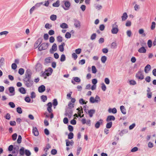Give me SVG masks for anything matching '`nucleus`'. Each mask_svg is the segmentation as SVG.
Wrapping results in <instances>:
<instances>
[{
  "instance_id": "44",
  "label": "nucleus",
  "mask_w": 156,
  "mask_h": 156,
  "mask_svg": "<svg viewBox=\"0 0 156 156\" xmlns=\"http://www.w3.org/2000/svg\"><path fill=\"white\" fill-rule=\"evenodd\" d=\"M73 134L72 132H70L68 135V138L69 139H71L73 138Z\"/></svg>"
},
{
  "instance_id": "39",
  "label": "nucleus",
  "mask_w": 156,
  "mask_h": 156,
  "mask_svg": "<svg viewBox=\"0 0 156 156\" xmlns=\"http://www.w3.org/2000/svg\"><path fill=\"white\" fill-rule=\"evenodd\" d=\"M24 70L23 68H20L19 69L18 73L21 75H22L24 73Z\"/></svg>"
},
{
  "instance_id": "58",
  "label": "nucleus",
  "mask_w": 156,
  "mask_h": 156,
  "mask_svg": "<svg viewBox=\"0 0 156 156\" xmlns=\"http://www.w3.org/2000/svg\"><path fill=\"white\" fill-rule=\"evenodd\" d=\"M9 105L12 108H14L15 106V104L12 102H9Z\"/></svg>"
},
{
  "instance_id": "12",
  "label": "nucleus",
  "mask_w": 156,
  "mask_h": 156,
  "mask_svg": "<svg viewBox=\"0 0 156 156\" xmlns=\"http://www.w3.org/2000/svg\"><path fill=\"white\" fill-rule=\"evenodd\" d=\"M115 119V117L113 115L108 116L106 119V121L107 122H110L111 121H114Z\"/></svg>"
},
{
  "instance_id": "27",
  "label": "nucleus",
  "mask_w": 156,
  "mask_h": 156,
  "mask_svg": "<svg viewBox=\"0 0 156 156\" xmlns=\"http://www.w3.org/2000/svg\"><path fill=\"white\" fill-rule=\"evenodd\" d=\"M94 7L95 8L98 10H100L102 8V6L101 5L98 4H95Z\"/></svg>"
},
{
  "instance_id": "34",
  "label": "nucleus",
  "mask_w": 156,
  "mask_h": 156,
  "mask_svg": "<svg viewBox=\"0 0 156 156\" xmlns=\"http://www.w3.org/2000/svg\"><path fill=\"white\" fill-rule=\"evenodd\" d=\"M59 2V1L58 0L55 3H53L52 5L54 7H58L60 5Z\"/></svg>"
},
{
  "instance_id": "63",
  "label": "nucleus",
  "mask_w": 156,
  "mask_h": 156,
  "mask_svg": "<svg viewBox=\"0 0 156 156\" xmlns=\"http://www.w3.org/2000/svg\"><path fill=\"white\" fill-rule=\"evenodd\" d=\"M96 37V34L95 33L93 34L90 37V39L92 40H94L95 39Z\"/></svg>"
},
{
  "instance_id": "38",
  "label": "nucleus",
  "mask_w": 156,
  "mask_h": 156,
  "mask_svg": "<svg viewBox=\"0 0 156 156\" xmlns=\"http://www.w3.org/2000/svg\"><path fill=\"white\" fill-rule=\"evenodd\" d=\"M57 16L56 15H52L50 16V19L53 21L55 20L56 19Z\"/></svg>"
},
{
  "instance_id": "31",
  "label": "nucleus",
  "mask_w": 156,
  "mask_h": 156,
  "mask_svg": "<svg viewBox=\"0 0 156 156\" xmlns=\"http://www.w3.org/2000/svg\"><path fill=\"white\" fill-rule=\"evenodd\" d=\"M107 59V57L106 56H102L101 58V62L103 63H105Z\"/></svg>"
},
{
  "instance_id": "42",
  "label": "nucleus",
  "mask_w": 156,
  "mask_h": 156,
  "mask_svg": "<svg viewBox=\"0 0 156 156\" xmlns=\"http://www.w3.org/2000/svg\"><path fill=\"white\" fill-rule=\"evenodd\" d=\"M60 60L61 62H63L66 60V57L65 55L62 54L61 55Z\"/></svg>"
},
{
  "instance_id": "22",
  "label": "nucleus",
  "mask_w": 156,
  "mask_h": 156,
  "mask_svg": "<svg viewBox=\"0 0 156 156\" xmlns=\"http://www.w3.org/2000/svg\"><path fill=\"white\" fill-rule=\"evenodd\" d=\"M138 32L139 34L142 35L143 37H144L146 36V34L144 33V30L143 29H140L139 30Z\"/></svg>"
},
{
  "instance_id": "53",
  "label": "nucleus",
  "mask_w": 156,
  "mask_h": 156,
  "mask_svg": "<svg viewBox=\"0 0 156 156\" xmlns=\"http://www.w3.org/2000/svg\"><path fill=\"white\" fill-rule=\"evenodd\" d=\"M22 137L21 136L19 135L18 136V138L17 140V143L18 144H20L21 142Z\"/></svg>"
},
{
  "instance_id": "29",
  "label": "nucleus",
  "mask_w": 156,
  "mask_h": 156,
  "mask_svg": "<svg viewBox=\"0 0 156 156\" xmlns=\"http://www.w3.org/2000/svg\"><path fill=\"white\" fill-rule=\"evenodd\" d=\"M60 27L62 29L67 28L68 27L67 24L65 23H63L61 24L60 25Z\"/></svg>"
},
{
  "instance_id": "8",
  "label": "nucleus",
  "mask_w": 156,
  "mask_h": 156,
  "mask_svg": "<svg viewBox=\"0 0 156 156\" xmlns=\"http://www.w3.org/2000/svg\"><path fill=\"white\" fill-rule=\"evenodd\" d=\"M47 105L48 106L47 108V110L48 112L49 113H52V110L51 108L52 106V103L50 102H49L47 104Z\"/></svg>"
},
{
  "instance_id": "52",
  "label": "nucleus",
  "mask_w": 156,
  "mask_h": 156,
  "mask_svg": "<svg viewBox=\"0 0 156 156\" xmlns=\"http://www.w3.org/2000/svg\"><path fill=\"white\" fill-rule=\"evenodd\" d=\"M131 25V22L129 20H127L126 23V27H130Z\"/></svg>"
},
{
  "instance_id": "41",
  "label": "nucleus",
  "mask_w": 156,
  "mask_h": 156,
  "mask_svg": "<svg viewBox=\"0 0 156 156\" xmlns=\"http://www.w3.org/2000/svg\"><path fill=\"white\" fill-rule=\"evenodd\" d=\"M87 101L86 102H85L84 100L82 98H81L79 100V103L80 104H87Z\"/></svg>"
},
{
  "instance_id": "59",
  "label": "nucleus",
  "mask_w": 156,
  "mask_h": 156,
  "mask_svg": "<svg viewBox=\"0 0 156 156\" xmlns=\"http://www.w3.org/2000/svg\"><path fill=\"white\" fill-rule=\"evenodd\" d=\"M51 74V73H49V72H47V71H45L44 73H43V75L44 76L46 75L47 76H48L50 75Z\"/></svg>"
},
{
  "instance_id": "64",
  "label": "nucleus",
  "mask_w": 156,
  "mask_h": 156,
  "mask_svg": "<svg viewBox=\"0 0 156 156\" xmlns=\"http://www.w3.org/2000/svg\"><path fill=\"white\" fill-rule=\"evenodd\" d=\"M140 8L139 6L137 4H136L134 6V10L136 11H137L139 10Z\"/></svg>"
},
{
  "instance_id": "40",
  "label": "nucleus",
  "mask_w": 156,
  "mask_h": 156,
  "mask_svg": "<svg viewBox=\"0 0 156 156\" xmlns=\"http://www.w3.org/2000/svg\"><path fill=\"white\" fill-rule=\"evenodd\" d=\"M41 99L43 102H45L47 100V97L45 95H42L41 97Z\"/></svg>"
},
{
  "instance_id": "43",
  "label": "nucleus",
  "mask_w": 156,
  "mask_h": 156,
  "mask_svg": "<svg viewBox=\"0 0 156 156\" xmlns=\"http://www.w3.org/2000/svg\"><path fill=\"white\" fill-rule=\"evenodd\" d=\"M117 47V44L115 42H113L111 44V48H115Z\"/></svg>"
},
{
  "instance_id": "46",
  "label": "nucleus",
  "mask_w": 156,
  "mask_h": 156,
  "mask_svg": "<svg viewBox=\"0 0 156 156\" xmlns=\"http://www.w3.org/2000/svg\"><path fill=\"white\" fill-rule=\"evenodd\" d=\"M17 135L16 133L13 134L12 136V140L14 141L17 138Z\"/></svg>"
},
{
  "instance_id": "45",
  "label": "nucleus",
  "mask_w": 156,
  "mask_h": 156,
  "mask_svg": "<svg viewBox=\"0 0 156 156\" xmlns=\"http://www.w3.org/2000/svg\"><path fill=\"white\" fill-rule=\"evenodd\" d=\"M57 41L58 42H61L62 41V37L60 36H58L57 37Z\"/></svg>"
},
{
  "instance_id": "56",
  "label": "nucleus",
  "mask_w": 156,
  "mask_h": 156,
  "mask_svg": "<svg viewBox=\"0 0 156 156\" xmlns=\"http://www.w3.org/2000/svg\"><path fill=\"white\" fill-rule=\"evenodd\" d=\"M9 33L7 31H3L0 33V35L2 36L3 35H6Z\"/></svg>"
},
{
  "instance_id": "1",
  "label": "nucleus",
  "mask_w": 156,
  "mask_h": 156,
  "mask_svg": "<svg viewBox=\"0 0 156 156\" xmlns=\"http://www.w3.org/2000/svg\"><path fill=\"white\" fill-rule=\"evenodd\" d=\"M32 73L30 70L27 69L25 73V76L23 81L25 86L28 87H31L33 85V81L31 79Z\"/></svg>"
},
{
  "instance_id": "3",
  "label": "nucleus",
  "mask_w": 156,
  "mask_h": 156,
  "mask_svg": "<svg viewBox=\"0 0 156 156\" xmlns=\"http://www.w3.org/2000/svg\"><path fill=\"white\" fill-rule=\"evenodd\" d=\"M117 22H115L112 25V28L111 30V32L112 34H116L119 31L118 26L117 24Z\"/></svg>"
},
{
  "instance_id": "5",
  "label": "nucleus",
  "mask_w": 156,
  "mask_h": 156,
  "mask_svg": "<svg viewBox=\"0 0 156 156\" xmlns=\"http://www.w3.org/2000/svg\"><path fill=\"white\" fill-rule=\"evenodd\" d=\"M136 78L140 80H142L144 79V76L143 74V71H139L136 74Z\"/></svg>"
},
{
  "instance_id": "35",
  "label": "nucleus",
  "mask_w": 156,
  "mask_h": 156,
  "mask_svg": "<svg viewBox=\"0 0 156 156\" xmlns=\"http://www.w3.org/2000/svg\"><path fill=\"white\" fill-rule=\"evenodd\" d=\"M101 85L102 90L104 91H105L106 89V87L105 84L104 83H102L101 84Z\"/></svg>"
},
{
  "instance_id": "48",
  "label": "nucleus",
  "mask_w": 156,
  "mask_h": 156,
  "mask_svg": "<svg viewBox=\"0 0 156 156\" xmlns=\"http://www.w3.org/2000/svg\"><path fill=\"white\" fill-rule=\"evenodd\" d=\"M74 81L77 83H80V79L78 77H74L73 78Z\"/></svg>"
},
{
  "instance_id": "60",
  "label": "nucleus",
  "mask_w": 156,
  "mask_h": 156,
  "mask_svg": "<svg viewBox=\"0 0 156 156\" xmlns=\"http://www.w3.org/2000/svg\"><path fill=\"white\" fill-rule=\"evenodd\" d=\"M55 41V38L53 36H51L50 37L49 41L51 43H52L54 42Z\"/></svg>"
},
{
  "instance_id": "16",
  "label": "nucleus",
  "mask_w": 156,
  "mask_h": 156,
  "mask_svg": "<svg viewBox=\"0 0 156 156\" xmlns=\"http://www.w3.org/2000/svg\"><path fill=\"white\" fill-rule=\"evenodd\" d=\"M42 40L41 39H39L37 41L34 45V47L35 48H37L41 43Z\"/></svg>"
},
{
  "instance_id": "21",
  "label": "nucleus",
  "mask_w": 156,
  "mask_h": 156,
  "mask_svg": "<svg viewBox=\"0 0 156 156\" xmlns=\"http://www.w3.org/2000/svg\"><path fill=\"white\" fill-rule=\"evenodd\" d=\"M108 112L110 113L112 112L113 114H115L117 112V110L115 108H114L112 109L109 108L108 109Z\"/></svg>"
},
{
  "instance_id": "32",
  "label": "nucleus",
  "mask_w": 156,
  "mask_h": 156,
  "mask_svg": "<svg viewBox=\"0 0 156 156\" xmlns=\"http://www.w3.org/2000/svg\"><path fill=\"white\" fill-rule=\"evenodd\" d=\"M51 49L54 51H56L57 50V46L55 43H54L52 46Z\"/></svg>"
},
{
  "instance_id": "2",
  "label": "nucleus",
  "mask_w": 156,
  "mask_h": 156,
  "mask_svg": "<svg viewBox=\"0 0 156 156\" xmlns=\"http://www.w3.org/2000/svg\"><path fill=\"white\" fill-rule=\"evenodd\" d=\"M62 7L65 10L69 9L71 6L70 2L68 0H64L61 2Z\"/></svg>"
},
{
  "instance_id": "20",
  "label": "nucleus",
  "mask_w": 156,
  "mask_h": 156,
  "mask_svg": "<svg viewBox=\"0 0 156 156\" xmlns=\"http://www.w3.org/2000/svg\"><path fill=\"white\" fill-rule=\"evenodd\" d=\"M65 45V43L64 42L62 43L61 45L58 46V49L61 52H62L64 50V46Z\"/></svg>"
},
{
  "instance_id": "19",
  "label": "nucleus",
  "mask_w": 156,
  "mask_h": 156,
  "mask_svg": "<svg viewBox=\"0 0 156 156\" xmlns=\"http://www.w3.org/2000/svg\"><path fill=\"white\" fill-rule=\"evenodd\" d=\"M66 145L67 146H69L70 145L71 146L73 145V142L72 140L69 141L68 140H66Z\"/></svg>"
},
{
  "instance_id": "26",
  "label": "nucleus",
  "mask_w": 156,
  "mask_h": 156,
  "mask_svg": "<svg viewBox=\"0 0 156 156\" xmlns=\"http://www.w3.org/2000/svg\"><path fill=\"white\" fill-rule=\"evenodd\" d=\"M25 148L24 147H22L20 150V154L22 156L24 155L25 152Z\"/></svg>"
},
{
  "instance_id": "13",
  "label": "nucleus",
  "mask_w": 156,
  "mask_h": 156,
  "mask_svg": "<svg viewBox=\"0 0 156 156\" xmlns=\"http://www.w3.org/2000/svg\"><path fill=\"white\" fill-rule=\"evenodd\" d=\"M151 66L150 65H147L144 68V71L146 73H147L151 69Z\"/></svg>"
},
{
  "instance_id": "57",
  "label": "nucleus",
  "mask_w": 156,
  "mask_h": 156,
  "mask_svg": "<svg viewBox=\"0 0 156 156\" xmlns=\"http://www.w3.org/2000/svg\"><path fill=\"white\" fill-rule=\"evenodd\" d=\"M155 23L154 22H153L152 23L151 26V30H154L155 27Z\"/></svg>"
},
{
  "instance_id": "55",
  "label": "nucleus",
  "mask_w": 156,
  "mask_h": 156,
  "mask_svg": "<svg viewBox=\"0 0 156 156\" xmlns=\"http://www.w3.org/2000/svg\"><path fill=\"white\" fill-rule=\"evenodd\" d=\"M138 150V148L137 147H135L133 148L131 150V151L132 152H134L137 151Z\"/></svg>"
},
{
  "instance_id": "11",
  "label": "nucleus",
  "mask_w": 156,
  "mask_h": 156,
  "mask_svg": "<svg viewBox=\"0 0 156 156\" xmlns=\"http://www.w3.org/2000/svg\"><path fill=\"white\" fill-rule=\"evenodd\" d=\"M9 90L10 93L11 94V96H13L15 95V89L13 87H10L9 88Z\"/></svg>"
},
{
  "instance_id": "7",
  "label": "nucleus",
  "mask_w": 156,
  "mask_h": 156,
  "mask_svg": "<svg viewBox=\"0 0 156 156\" xmlns=\"http://www.w3.org/2000/svg\"><path fill=\"white\" fill-rule=\"evenodd\" d=\"M48 43H43L38 47V49L40 51L45 50L48 48Z\"/></svg>"
},
{
  "instance_id": "37",
  "label": "nucleus",
  "mask_w": 156,
  "mask_h": 156,
  "mask_svg": "<svg viewBox=\"0 0 156 156\" xmlns=\"http://www.w3.org/2000/svg\"><path fill=\"white\" fill-rule=\"evenodd\" d=\"M147 45L149 48H151L152 45V42L151 40H149L147 41Z\"/></svg>"
},
{
  "instance_id": "10",
  "label": "nucleus",
  "mask_w": 156,
  "mask_h": 156,
  "mask_svg": "<svg viewBox=\"0 0 156 156\" xmlns=\"http://www.w3.org/2000/svg\"><path fill=\"white\" fill-rule=\"evenodd\" d=\"M95 112V110L92 109L90 110H88L87 111V113H88L90 117H92L93 114Z\"/></svg>"
},
{
  "instance_id": "30",
  "label": "nucleus",
  "mask_w": 156,
  "mask_h": 156,
  "mask_svg": "<svg viewBox=\"0 0 156 156\" xmlns=\"http://www.w3.org/2000/svg\"><path fill=\"white\" fill-rule=\"evenodd\" d=\"M91 71L92 73H93L95 74L97 73V69L95 66H92Z\"/></svg>"
},
{
  "instance_id": "6",
  "label": "nucleus",
  "mask_w": 156,
  "mask_h": 156,
  "mask_svg": "<svg viewBox=\"0 0 156 156\" xmlns=\"http://www.w3.org/2000/svg\"><path fill=\"white\" fill-rule=\"evenodd\" d=\"M65 115L69 118H71L73 115V111L70 109H67L65 112Z\"/></svg>"
},
{
  "instance_id": "49",
  "label": "nucleus",
  "mask_w": 156,
  "mask_h": 156,
  "mask_svg": "<svg viewBox=\"0 0 156 156\" xmlns=\"http://www.w3.org/2000/svg\"><path fill=\"white\" fill-rule=\"evenodd\" d=\"M5 117L6 119L9 120L11 118L10 115L9 113H7L6 114Z\"/></svg>"
},
{
  "instance_id": "14",
  "label": "nucleus",
  "mask_w": 156,
  "mask_h": 156,
  "mask_svg": "<svg viewBox=\"0 0 156 156\" xmlns=\"http://www.w3.org/2000/svg\"><path fill=\"white\" fill-rule=\"evenodd\" d=\"M32 132L34 134L35 136H37L39 135L38 131L36 127H33Z\"/></svg>"
},
{
  "instance_id": "18",
  "label": "nucleus",
  "mask_w": 156,
  "mask_h": 156,
  "mask_svg": "<svg viewBox=\"0 0 156 156\" xmlns=\"http://www.w3.org/2000/svg\"><path fill=\"white\" fill-rule=\"evenodd\" d=\"M74 25L76 28H80V22L79 21L77 20H75Z\"/></svg>"
},
{
  "instance_id": "50",
  "label": "nucleus",
  "mask_w": 156,
  "mask_h": 156,
  "mask_svg": "<svg viewBox=\"0 0 156 156\" xmlns=\"http://www.w3.org/2000/svg\"><path fill=\"white\" fill-rule=\"evenodd\" d=\"M16 111L19 114H21L22 112V109L20 107L17 108Z\"/></svg>"
},
{
  "instance_id": "23",
  "label": "nucleus",
  "mask_w": 156,
  "mask_h": 156,
  "mask_svg": "<svg viewBox=\"0 0 156 156\" xmlns=\"http://www.w3.org/2000/svg\"><path fill=\"white\" fill-rule=\"evenodd\" d=\"M128 17V15L126 12H124L122 16V21H125Z\"/></svg>"
},
{
  "instance_id": "4",
  "label": "nucleus",
  "mask_w": 156,
  "mask_h": 156,
  "mask_svg": "<svg viewBox=\"0 0 156 156\" xmlns=\"http://www.w3.org/2000/svg\"><path fill=\"white\" fill-rule=\"evenodd\" d=\"M89 101L91 103H98L101 101L100 97L98 95H96L95 98L94 97H90Z\"/></svg>"
},
{
  "instance_id": "28",
  "label": "nucleus",
  "mask_w": 156,
  "mask_h": 156,
  "mask_svg": "<svg viewBox=\"0 0 156 156\" xmlns=\"http://www.w3.org/2000/svg\"><path fill=\"white\" fill-rule=\"evenodd\" d=\"M52 58L48 57L45 59L44 64L46 65L48 63L50 62L52 60Z\"/></svg>"
},
{
  "instance_id": "36",
  "label": "nucleus",
  "mask_w": 156,
  "mask_h": 156,
  "mask_svg": "<svg viewBox=\"0 0 156 156\" xmlns=\"http://www.w3.org/2000/svg\"><path fill=\"white\" fill-rule=\"evenodd\" d=\"M112 125V122H109L106 125V127L108 129H109L111 128Z\"/></svg>"
},
{
  "instance_id": "15",
  "label": "nucleus",
  "mask_w": 156,
  "mask_h": 156,
  "mask_svg": "<svg viewBox=\"0 0 156 156\" xmlns=\"http://www.w3.org/2000/svg\"><path fill=\"white\" fill-rule=\"evenodd\" d=\"M45 90V87L43 85H42L38 87V90L40 93H41L44 92Z\"/></svg>"
},
{
  "instance_id": "61",
  "label": "nucleus",
  "mask_w": 156,
  "mask_h": 156,
  "mask_svg": "<svg viewBox=\"0 0 156 156\" xmlns=\"http://www.w3.org/2000/svg\"><path fill=\"white\" fill-rule=\"evenodd\" d=\"M53 105L55 106L58 105V102L56 99H54L53 101Z\"/></svg>"
},
{
  "instance_id": "9",
  "label": "nucleus",
  "mask_w": 156,
  "mask_h": 156,
  "mask_svg": "<svg viewBox=\"0 0 156 156\" xmlns=\"http://www.w3.org/2000/svg\"><path fill=\"white\" fill-rule=\"evenodd\" d=\"M103 121L102 119H100L99 121H97L95 125V127L97 128H98L103 123Z\"/></svg>"
},
{
  "instance_id": "24",
  "label": "nucleus",
  "mask_w": 156,
  "mask_h": 156,
  "mask_svg": "<svg viewBox=\"0 0 156 156\" xmlns=\"http://www.w3.org/2000/svg\"><path fill=\"white\" fill-rule=\"evenodd\" d=\"M19 91L21 94H24L26 93V90L23 87H21L18 90Z\"/></svg>"
},
{
  "instance_id": "17",
  "label": "nucleus",
  "mask_w": 156,
  "mask_h": 156,
  "mask_svg": "<svg viewBox=\"0 0 156 156\" xmlns=\"http://www.w3.org/2000/svg\"><path fill=\"white\" fill-rule=\"evenodd\" d=\"M138 51L140 53H145L146 52V50L144 47H142L138 50Z\"/></svg>"
},
{
  "instance_id": "51",
  "label": "nucleus",
  "mask_w": 156,
  "mask_h": 156,
  "mask_svg": "<svg viewBox=\"0 0 156 156\" xmlns=\"http://www.w3.org/2000/svg\"><path fill=\"white\" fill-rule=\"evenodd\" d=\"M25 154L26 156H30L31 154V153L30 151L27 150H25Z\"/></svg>"
},
{
  "instance_id": "62",
  "label": "nucleus",
  "mask_w": 156,
  "mask_h": 156,
  "mask_svg": "<svg viewBox=\"0 0 156 156\" xmlns=\"http://www.w3.org/2000/svg\"><path fill=\"white\" fill-rule=\"evenodd\" d=\"M69 108L68 109H71L72 108L74 107V104H72L71 102H69L68 104Z\"/></svg>"
},
{
  "instance_id": "54",
  "label": "nucleus",
  "mask_w": 156,
  "mask_h": 156,
  "mask_svg": "<svg viewBox=\"0 0 156 156\" xmlns=\"http://www.w3.org/2000/svg\"><path fill=\"white\" fill-rule=\"evenodd\" d=\"M105 82L107 84H109L110 83V80L108 78H106L105 79Z\"/></svg>"
},
{
  "instance_id": "33",
  "label": "nucleus",
  "mask_w": 156,
  "mask_h": 156,
  "mask_svg": "<svg viewBox=\"0 0 156 156\" xmlns=\"http://www.w3.org/2000/svg\"><path fill=\"white\" fill-rule=\"evenodd\" d=\"M4 61L5 60L4 58H2L0 59V67H1L2 66L4 63Z\"/></svg>"
},
{
  "instance_id": "47",
  "label": "nucleus",
  "mask_w": 156,
  "mask_h": 156,
  "mask_svg": "<svg viewBox=\"0 0 156 156\" xmlns=\"http://www.w3.org/2000/svg\"><path fill=\"white\" fill-rule=\"evenodd\" d=\"M65 37L67 38H69L71 37V34L69 32H67L65 34Z\"/></svg>"
},
{
  "instance_id": "25",
  "label": "nucleus",
  "mask_w": 156,
  "mask_h": 156,
  "mask_svg": "<svg viewBox=\"0 0 156 156\" xmlns=\"http://www.w3.org/2000/svg\"><path fill=\"white\" fill-rule=\"evenodd\" d=\"M120 109L122 113L124 115L126 114V109L123 106H121L120 107Z\"/></svg>"
}]
</instances>
